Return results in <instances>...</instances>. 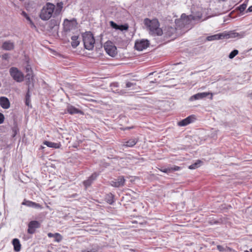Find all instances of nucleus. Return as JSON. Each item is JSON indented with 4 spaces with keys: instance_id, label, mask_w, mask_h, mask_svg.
Instances as JSON below:
<instances>
[{
    "instance_id": "obj_1",
    "label": "nucleus",
    "mask_w": 252,
    "mask_h": 252,
    "mask_svg": "<svg viewBox=\"0 0 252 252\" xmlns=\"http://www.w3.org/2000/svg\"><path fill=\"white\" fill-rule=\"evenodd\" d=\"M144 24L148 28L151 34L159 36L163 34V30L159 28V24L157 19L150 20L145 19Z\"/></svg>"
},
{
    "instance_id": "obj_2",
    "label": "nucleus",
    "mask_w": 252,
    "mask_h": 252,
    "mask_svg": "<svg viewBox=\"0 0 252 252\" xmlns=\"http://www.w3.org/2000/svg\"><path fill=\"white\" fill-rule=\"evenodd\" d=\"M192 20L191 16H187L185 14H182L181 18L175 20V24L177 28L184 29V31H187L192 27Z\"/></svg>"
},
{
    "instance_id": "obj_3",
    "label": "nucleus",
    "mask_w": 252,
    "mask_h": 252,
    "mask_svg": "<svg viewBox=\"0 0 252 252\" xmlns=\"http://www.w3.org/2000/svg\"><path fill=\"white\" fill-rule=\"evenodd\" d=\"M55 5L50 2H47L41 10L39 17L44 21L49 20L52 16L55 10Z\"/></svg>"
},
{
    "instance_id": "obj_4",
    "label": "nucleus",
    "mask_w": 252,
    "mask_h": 252,
    "mask_svg": "<svg viewBox=\"0 0 252 252\" xmlns=\"http://www.w3.org/2000/svg\"><path fill=\"white\" fill-rule=\"evenodd\" d=\"M82 37L85 49L92 50L95 43V39L93 33L90 32H85L82 34Z\"/></svg>"
},
{
    "instance_id": "obj_5",
    "label": "nucleus",
    "mask_w": 252,
    "mask_h": 252,
    "mask_svg": "<svg viewBox=\"0 0 252 252\" xmlns=\"http://www.w3.org/2000/svg\"><path fill=\"white\" fill-rule=\"evenodd\" d=\"M9 73L13 80L17 82H21L24 79L23 73L16 67H12L10 68Z\"/></svg>"
},
{
    "instance_id": "obj_6",
    "label": "nucleus",
    "mask_w": 252,
    "mask_h": 252,
    "mask_svg": "<svg viewBox=\"0 0 252 252\" xmlns=\"http://www.w3.org/2000/svg\"><path fill=\"white\" fill-rule=\"evenodd\" d=\"M104 48L106 52L111 57H114L117 53L116 47L110 41L105 43Z\"/></svg>"
},
{
    "instance_id": "obj_7",
    "label": "nucleus",
    "mask_w": 252,
    "mask_h": 252,
    "mask_svg": "<svg viewBox=\"0 0 252 252\" xmlns=\"http://www.w3.org/2000/svg\"><path fill=\"white\" fill-rule=\"evenodd\" d=\"M224 34H225V38H237L238 39L243 38L247 34L246 32L244 31L240 32H236L234 31L224 32Z\"/></svg>"
},
{
    "instance_id": "obj_8",
    "label": "nucleus",
    "mask_w": 252,
    "mask_h": 252,
    "mask_svg": "<svg viewBox=\"0 0 252 252\" xmlns=\"http://www.w3.org/2000/svg\"><path fill=\"white\" fill-rule=\"evenodd\" d=\"M149 45V42L147 39H140L136 41L135 48L138 51H143L146 49Z\"/></svg>"
},
{
    "instance_id": "obj_9",
    "label": "nucleus",
    "mask_w": 252,
    "mask_h": 252,
    "mask_svg": "<svg viewBox=\"0 0 252 252\" xmlns=\"http://www.w3.org/2000/svg\"><path fill=\"white\" fill-rule=\"evenodd\" d=\"M210 94L212 96V94L211 93H208V92L197 93V94H195L192 95L191 96H190V98H189V100L190 101H194L196 100L202 99L207 97Z\"/></svg>"
},
{
    "instance_id": "obj_10",
    "label": "nucleus",
    "mask_w": 252,
    "mask_h": 252,
    "mask_svg": "<svg viewBox=\"0 0 252 252\" xmlns=\"http://www.w3.org/2000/svg\"><path fill=\"white\" fill-rule=\"evenodd\" d=\"M40 227V223L36 220H32L29 222L28 224V232L29 234H33L35 232L36 228Z\"/></svg>"
},
{
    "instance_id": "obj_11",
    "label": "nucleus",
    "mask_w": 252,
    "mask_h": 252,
    "mask_svg": "<svg viewBox=\"0 0 252 252\" xmlns=\"http://www.w3.org/2000/svg\"><path fill=\"white\" fill-rule=\"evenodd\" d=\"M125 183V179L124 176H120L117 179L111 181L110 184L112 186L118 188L123 186Z\"/></svg>"
},
{
    "instance_id": "obj_12",
    "label": "nucleus",
    "mask_w": 252,
    "mask_h": 252,
    "mask_svg": "<svg viewBox=\"0 0 252 252\" xmlns=\"http://www.w3.org/2000/svg\"><path fill=\"white\" fill-rule=\"evenodd\" d=\"M195 120L194 116L191 115L178 122V125L180 126H186L194 122Z\"/></svg>"
},
{
    "instance_id": "obj_13",
    "label": "nucleus",
    "mask_w": 252,
    "mask_h": 252,
    "mask_svg": "<svg viewBox=\"0 0 252 252\" xmlns=\"http://www.w3.org/2000/svg\"><path fill=\"white\" fill-rule=\"evenodd\" d=\"M66 110L68 112V113L71 115H73L75 114H83V112L82 111L79 110L78 109L75 108L74 106L70 105V104H67Z\"/></svg>"
},
{
    "instance_id": "obj_14",
    "label": "nucleus",
    "mask_w": 252,
    "mask_h": 252,
    "mask_svg": "<svg viewBox=\"0 0 252 252\" xmlns=\"http://www.w3.org/2000/svg\"><path fill=\"white\" fill-rule=\"evenodd\" d=\"M97 176V174L94 173L87 180L84 181L83 184L86 189L92 185L93 182L96 179Z\"/></svg>"
},
{
    "instance_id": "obj_15",
    "label": "nucleus",
    "mask_w": 252,
    "mask_h": 252,
    "mask_svg": "<svg viewBox=\"0 0 252 252\" xmlns=\"http://www.w3.org/2000/svg\"><path fill=\"white\" fill-rule=\"evenodd\" d=\"M22 205L27 206L29 207H32L36 209H42V207L41 205H40L38 203H36L35 202H32L30 200H27L24 199L23 202L22 203Z\"/></svg>"
},
{
    "instance_id": "obj_16",
    "label": "nucleus",
    "mask_w": 252,
    "mask_h": 252,
    "mask_svg": "<svg viewBox=\"0 0 252 252\" xmlns=\"http://www.w3.org/2000/svg\"><path fill=\"white\" fill-rule=\"evenodd\" d=\"M0 106L4 109H8L10 106L9 99L5 96L0 97Z\"/></svg>"
},
{
    "instance_id": "obj_17",
    "label": "nucleus",
    "mask_w": 252,
    "mask_h": 252,
    "mask_svg": "<svg viewBox=\"0 0 252 252\" xmlns=\"http://www.w3.org/2000/svg\"><path fill=\"white\" fill-rule=\"evenodd\" d=\"M224 38H225V34H224V32L207 37V40L208 41H213Z\"/></svg>"
},
{
    "instance_id": "obj_18",
    "label": "nucleus",
    "mask_w": 252,
    "mask_h": 252,
    "mask_svg": "<svg viewBox=\"0 0 252 252\" xmlns=\"http://www.w3.org/2000/svg\"><path fill=\"white\" fill-rule=\"evenodd\" d=\"M177 29V27L176 28L171 27H165L163 30V33L166 36H171L176 32Z\"/></svg>"
},
{
    "instance_id": "obj_19",
    "label": "nucleus",
    "mask_w": 252,
    "mask_h": 252,
    "mask_svg": "<svg viewBox=\"0 0 252 252\" xmlns=\"http://www.w3.org/2000/svg\"><path fill=\"white\" fill-rule=\"evenodd\" d=\"M180 169V167L178 166H174L172 167H168L167 168H165L163 167H161L159 170L164 173H169L172 171H178Z\"/></svg>"
},
{
    "instance_id": "obj_20",
    "label": "nucleus",
    "mask_w": 252,
    "mask_h": 252,
    "mask_svg": "<svg viewBox=\"0 0 252 252\" xmlns=\"http://www.w3.org/2000/svg\"><path fill=\"white\" fill-rule=\"evenodd\" d=\"M3 49L7 51L11 50L14 48V44L11 41H6L3 42L2 45Z\"/></svg>"
},
{
    "instance_id": "obj_21",
    "label": "nucleus",
    "mask_w": 252,
    "mask_h": 252,
    "mask_svg": "<svg viewBox=\"0 0 252 252\" xmlns=\"http://www.w3.org/2000/svg\"><path fill=\"white\" fill-rule=\"evenodd\" d=\"M138 142V139L136 138H132L128 141L125 142L123 144V146L126 147H132Z\"/></svg>"
},
{
    "instance_id": "obj_22",
    "label": "nucleus",
    "mask_w": 252,
    "mask_h": 252,
    "mask_svg": "<svg viewBox=\"0 0 252 252\" xmlns=\"http://www.w3.org/2000/svg\"><path fill=\"white\" fill-rule=\"evenodd\" d=\"M44 144L50 148L55 149H59L61 147V144L60 143H55L50 141H45L44 142Z\"/></svg>"
},
{
    "instance_id": "obj_23",
    "label": "nucleus",
    "mask_w": 252,
    "mask_h": 252,
    "mask_svg": "<svg viewBox=\"0 0 252 252\" xmlns=\"http://www.w3.org/2000/svg\"><path fill=\"white\" fill-rule=\"evenodd\" d=\"M12 244L14 247V250L16 252H18L21 250V244L18 239L15 238L12 240Z\"/></svg>"
},
{
    "instance_id": "obj_24",
    "label": "nucleus",
    "mask_w": 252,
    "mask_h": 252,
    "mask_svg": "<svg viewBox=\"0 0 252 252\" xmlns=\"http://www.w3.org/2000/svg\"><path fill=\"white\" fill-rule=\"evenodd\" d=\"M191 16V19L192 21H198L202 18V14L200 11H197L196 13L192 12V14L189 15Z\"/></svg>"
},
{
    "instance_id": "obj_25",
    "label": "nucleus",
    "mask_w": 252,
    "mask_h": 252,
    "mask_svg": "<svg viewBox=\"0 0 252 252\" xmlns=\"http://www.w3.org/2000/svg\"><path fill=\"white\" fill-rule=\"evenodd\" d=\"M71 46L73 48H75L77 47L80 41L78 40V36L74 35L71 37Z\"/></svg>"
},
{
    "instance_id": "obj_26",
    "label": "nucleus",
    "mask_w": 252,
    "mask_h": 252,
    "mask_svg": "<svg viewBox=\"0 0 252 252\" xmlns=\"http://www.w3.org/2000/svg\"><path fill=\"white\" fill-rule=\"evenodd\" d=\"M26 79L27 85L30 87L33 85V75L32 73H28L26 75Z\"/></svg>"
},
{
    "instance_id": "obj_27",
    "label": "nucleus",
    "mask_w": 252,
    "mask_h": 252,
    "mask_svg": "<svg viewBox=\"0 0 252 252\" xmlns=\"http://www.w3.org/2000/svg\"><path fill=\"white\" fill-rule=\"evenodd\" d=\"M63 2L60 1L58 2L57 3V6L56 9L55 8V13L56 14H59L61 12L63 7Z\"/></svg>"
},
{
    "instance_id": "obj_28",
    "label": "nucleus",
    "mask_w": 252,
    "mask_h": 252,
    "mask_svg": "<svg viewBox=\"0 0 252 252\" xmlns=\"http://www.w3.org/2000/svg\"><path fill=\"white\" fill-rule=\"evenodd\" d=\"M201 161L199 160H197L196 162L189 166L190 169H195L200 166Z\"/></svg>"
},
{
    "instance_id": "obj_29",
    "label": "nucleus",
    "mask_w": 252,
    "mask_h": 252,
    "mask_svg": "<svg viewBox=\"0 0 252 252\" xmlns=\"http://www.w3.org/2000/svg\"><path fill=\"white\" fill-rule=\"evenodd\" d=\"M136 85V84L133 82H128L126 83V88H128L131 90H134V87Z\"/></svg>"
},
{
    "instance_id": "obj_30",
    "label": "nucleus",
    "mask_w": 252,
    "mask_h": 252,
    "mask_svg": "<svg viewBox=\"0 0 252 252\" xmlns=\"http://www.w3.org/2000/svg\"><path fill=\"white\" fill-rule=\"evenodd\" d=\"M55 236L54 238H55V241L59 242H60L62 239V236L58 233H56L54 234Z\"/></svg>"
},
{
    "instance_id": "obj_31",
    "label": "nucleus",
    "mask_w": 252,
    "mask_h": 252,
    "mask_svg": "<svg viewBox=\"0 0 252 252\" xmlns=\"http://www.w3.org/2000/svg\"><path fill=\"white\" fill-rule=\"evenodd\" d=\"M238 54V51L237 50H234L229 55V58L230 59H233Z\"/></svg>"
},
{
    "instance_id": "obj_32",
    "label": "nucleus",
    "mask_w": 252,
    "mask_h": 252,
    "mask_svg": "<svg viewBox=\"0 0 252 252\" xmlns=\"http://www.w3.org/2000/svg\"><path fill=\"white\" fill-rule=\"evenodd\" d=\"M71 24V21H69L68 20L66 19L64 20L63 24H64V26H68V27L66 28V30H70L69 26Z\"/></svg>"
},
{
    "instance_id": "obj_33",
    "label": "nucleus",
    "mask_w": 252,
    "mask_h": 252,
    "mask_svg": "<svg viewBox=\"0 0 252 252\" xmlns=\"http://www.w3.org/2000/svg\"><path fill=\"white\" fill-rule=\"evenodd\" d=\"M110 25L113 28V29H115L116 30H119V25H117V24H116L115 22H113V21H111L110 22Z\"/></svg>"
},
{
    "instance_id": "obj_34",
    "label": "nucleus",
    "mask_w": 252,
    "mask_h": 252,
    "mask_svg": "<svg viewBox=\"0 0 252 252\" xmlns=\"http://www.w3.org/2000/svg\"><path fill=\"white\" fill-rule=\"evenodd\" d=\"M247 6V4L244 3L239 6V10L241 12L244 11Z\"/></svg>"
},
{
    "instance_id": "obj_35",
    "label": "nucleus",
    "mask_w": 252,
    "mask_h": 252,
    "mask_svg": "<svg viewBox=\"0 0 252 252\" xmlns=\"http://www.w3.org/2000/svg\"><path fill=\"white\" fill-rule=\"evenodd\" d=\"M128 26L127 25H119V30L123 31L124 30H127L128 29Z\"/></svg>"
},
{
    "instance_id": "obj_36",
    "label": "nucleus",
    "mask_w": 252,
    "mask_h": 252,
    "mask_svg": "<svg viewBox=\"0 0 252 252\" xmlns=\"http://www.w3.org/2000/svg\"><path fill=\"white\" fill-rule=\"evenodd\" d=\"M21 15L24 16L28 21L30 20L31 19V18L30 17V16L28 15V14L23 11L21 13Z\"/></svg>"
},
{
    "instance_id": "obj_37",
    "label": "nucleus",
    "mask_w": 252,
    "mask_h": 252,
    "mask_svg": "<svg viewBox=\"0 0 252 252\" xmlns=\"http://www.w3.org/2000/svg\"><path fill=\"white\" fill-rule=\"evenodd\" d=\"M4 115L2 113H0V125L4 122Z\"/></svg>"
},
{
    "instance_id": "obj_38",
    "label": "nucleus",
    "mask_w": 252,
    "mask_h": 252,
    "mask_svg": "<svg viewBox=\"0 0 252 252\" xmlns=\"http://www.w3.org/2000/svg\"><path fill=\"white\" fill-rule=\"evenodd\" d=\"M29 95H28V94H27L26 95V104L27 106H29L30 105V98H29Z\"/></svg>"
},
{
    "instance_id": "obj_39",
    "label": "nucleus",
    "mask_w": 252,
    "mask_h": 252,
    "mask_svg": "<svg viewBox=\"0 0 252 252\" xmlns=\"http://www.w3.org/2000/svg\"><path fill=\"white\" fill-rule=\"evenodd\" d=\"M217 249L220 252H223L225 250V249L222 246H221L220 245H218Z\"/></svg>"
},
{
    "instance_id": "obj_40",
    "label": "nucleus",
    "mask_w": 252,
    "mask_h": 252,
    "mask_svg": "<svg viewBox=\"0 0 252 252\" xmlns=\"http://www.w3.org/2000/svg\"><path fill=\"white\" fill-rule=\"evenodd\" d=\"M12 131L13 132L12 137H14L17 134V129H16V127H13L12 128Z\"/></svg>"
},
{
    "instance_id": "obj_41",
    "label": "nucleus",
    "mask_w": 252,
    "mask_h": 252,
    "mask_svg": "<svg viewBox=\"0 0 252 252\" xmlns=\"http://www.w3.org/2000/svg\"><path fill=\"white\" fill-rule=\"evenodd\" d=\"M26 71L28 73H32V71L31 70V68L29 65L26 67Z\"/></svg>"
},
{
    "instance_id": "obj_42",
    "label": "nucleus",
    "mask_w": 252,
    "mask_h": 252,
    "mask_svg": "<svg viewBox=\"0 0 252 252\" xmlns=\"http://www.w3.org/2000/svg\"><path fill=\"white\" fill-rule=\"evenodd\" d=\"M28 21L29 22V23H30V24L31 25V27H32H32H34V28H35V25H34V23H33V22L32 21V20H31V19L30 20H29Z\"/></svg>"
},
{
    "instance_id": "obj_43",
    "label": "nucleus",
    "mask_w": 252,
    "mask_h": 252,
    "mask_svg": "<svg viewBox=\"0 0 252 252\" xmlns=\"http://www.w3.org/2000/svg\"><path fill=\"white\" fill-rule=\"evenodd\" d=\"M113 92L115 93H120V94H124V92L123 91H119L118 90H113Z\"/></svg>"
},
{
    "instance_id": "obj_44",
    "label": "nucleus",
    "mask_w": 252,
    "mask_h": 252,
    "mask_svg": "<svg viewBox=\"0 0 252 252\" xmlns=\"http://www.w3.org/2000/svg\"><path fill=\"white\" fill-rule=\"evenodd\" d=\"M118 86V84L117 83H114L111 85L112 89H113V87H117Z\"/></svg>"
},
{
    "instance_id": "obj_45",
    "label": "nucleus",
    "mask_w": 252,
    "mask_h": 252,
    "mask_svg": "<svg viewBox=\"0 0 252 252\" xmlns=\"http://www.w3.org/2000/svg\"><path fill=\"white\" fill-rule=\"evenodd\" d=\"M48 236L49 238H52V237H54L55 236V235H54V234H53L52 233H48Z\"/></svg>"
},
{
    "instance_id": "obj_46",
    "label": "nucleus",
    "mask_w": 252,
    "mask_h": 252,
    "mask_svg": "<svg viewBox=\"0 0 252 252\" xmlns=\"http://www.w3.org/2000/svg\"><path fill=\"white\" fill-rule=\"evenodd\" d=\"M247 12H252V5L248 8Z\"/></svg>"
},
{
    "instance_id": "obj_47",
    "label": "nucleus",
    "mask_w": 252,
    "mask_h": 252,
    "mask_svg": "<svg viewBox=\"0 0 252 252\" xmlns=\"http://www.w3.org/2000/svg\"><path fill=\"white\" fill-rule=\"evenodd\" d=\"M7 57H8V55L6 54L2 55V58L5 60H6L7 58Z\"/></svg>"
},
{
    "instance_id": "obj_48",
    "label": "nucleus",
    "mask_w": 252,
    "mask_h": 252,
    "mask_svg": "<svg viewBox=\"0 0 252 252\" xmlns=\"http://www.w3.org/2000/svg\"><path fill=\"white\" fill-rule=\"evenodd\" d=\"M244 252H252V248L250 249L249 251L246 250L244 251Z\"/></svg>"
},
{
    "instance_id": "obj_49",
    "label": "nucleus",
    "mask_w": 252,
    "mask_h": 252,
    "mask_svg": "<svg viewBox=\"0 0 252 252\" xmlns=\"http://www.w3.org/2000/svg\"><path fill=\"white\" fill-rule=\"evenodd\" d=\"M113 202V201L112 200H110L109 201V203L110 204H112Z\"/></svg>"
},
{
    "instance_id": "obj_50",
    "label": "nucleus",
    "mask_w": 252,
    "mask_h": 252,
    "mask_svg": "<svg viewBox=\"0 0 252 252\" xmlns=\"http://www.w3.org/2000/svg\"><path fill=\"white\" fill-rule=\"evenodd\" d=\"M130 128H131V127H126V128H125V129H130Z\"/></svg>"
},
{
    "instance_id": "obj_51",
    "label": "nucleus",
    "mask_w": 252,
    "mask_h": 252,
    "mask_svg": "<svg viewBox=\"0 0 252 252\" xmlns=\"http://www.w3.org/2000/svg\"><path fill=\"white\" fill-rule=\"evenodd\" d=\"M91 252L88 251H83V252Z\"/></svg>"
},
{
    "instance_id": "obj_52",
    "label": "nucleus",
    "mask_w": 252,
    "mask_h": 252,
    "mask_svg": "<svg viewBox=\"0 0 252 252\" xmlns=\"http://www.w3.org/2000/svg\"><path fill=\"white\" fill-rule=\"evenodd\" d=\"M1 171V168L0 167V172Z\"/></svg>"
}]
</instances>
